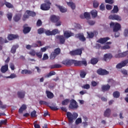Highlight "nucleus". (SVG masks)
Listing matches in <instances>:
<instances>
[{
	"label": "nucleus",
	"mask_w": 128,
	"mask_h": 128,
	"mask_svg": "<svg viewBox=\"0 0 128 128\" xmlns=\"http://www.w3.org/2000/svg\"><path fill=\"white\" fill-rule=\"evenodd\" d=\"M66 116L68 122L72 124V122H74V120H76V118H78V114L76 112H74L72 114L70 112H67Z\"/></svg>",
	"instance_id": "obj_1"
},
{
	"label": "nucleus",
	"mask_w": 128,
	"mask_h": 128,
	"mask_svg": "<svg viewBox=\"0 0 128 128\" xmlns=\"http://www.w3.org/2000/svg\"><path fill=\"white\" fill-rule=\"evenodd\" d=\"M36 14L34 12L30 11V10H27L26 12L23 15L22 20L24 22L28 18H30V16H36Z\"/></svg>",
	"instance_id": "obj_2"
},
{
	"label": "nucleus",
	"mask_w": 128,
	"mask_h": 128,
	"mask_svg": "<svg viewBox=\"0 0 128 128\" xmlns=\"http://www.w3.org/2000/svg\"><path fill=\"white\" fill-rule=\"evenodd\" d=\"M60 54V48H55L54 52H52L50 56V60H54Z\"/></svg>",
	"instance_id": "obj_3"
},
{
	"label": "nucleus",
	"mask_w": 128,
	"mask_h": 128,
	"mask_svg": "<svg viewBox=\"0 0 128 128\" xmlns=\"http://www.w3.org/2000/svg\"><path fill=\"white\" fill-rule=\"evenodd\" d=\"M52 3L50 1H47L45 3H43L40 6V10H50Z\"/></svg>",
	"instance_id": "obj_4"
},
{
	"label": "nucleus",
	"mask_w": 128,
	"mask_h": 128,
	"mask_svg": "<svg viewBox=\"0 0 128 128\" xmlns=\"http://www.w3.org/2000/svg\"><path fill=\"white\" fill-rule=\"evenodd\" d=\"M82 50H84V48H77L75 50L70 51V56H82Z\"/></svg>",
	"instance_id": "obj_5"
},
{
	"label": "nucleus",
	"mask_w": 128,
	"mask_h": 128,
	"mask_svg": "<svg viewBox=\"0 0 128 128\" xmlns=\"http://www.w3.org/2000/svg\"><path fill=\"white\" fill-rule=\"evenodd\" d=\"M110 24V27L113 28V32H118V30H120L122 28L120 24L118 23L111 22Z\"/></svg>",
	"instance_id": "obj_6"
},
{
	"label": "nucleus",
	"mask_w": 128,
	"mask_h": 128,
	"mask_svg": "<svg viewBox=\"0 0 128 128\" xmlns=\"http://www.w3.org/2000/svg\"><path fill=\"white\" fill-rule=\"evenodd\" d=\"M73 64H74V66H88V63L86 60L82 61L73 60Z\"/></svg>",
	"instance_id": "obj_7"
},
{
	"label": "nucleus",
	"mask_w": 128,
	"mask_h": 128,
	"mask_svg": "<svg viewBox=\"0 0 128 128\" xmlns=\"http://www.w3.org/2000/svg\"><path fill=\"white\" fill-rule=\"evenodd\" d=\"M69 108L70 110H76L78 108V102L76 100L72 99L70 101V104L69 105Z\"/></svg>",
	"instance_id": "obj_8"
},
{
	"label": "nucleus",
	"mask_w": 128,
	"mask_h": 128,
	"mask_svg": "<svg viewBox=\"0 0 128 128\" xmlns=\"http://www.w3.org/2000/svg\"><path fill=\"white\" fill-rule=\"evenodd\" d=\"M58 32V29H54L52 31H50V30H45L44 34H46V36H56Z\"/></svg>",
	"instance_id": "obj_9"
},
{
	"label": "nucleus",
	"mask_w": 128,
	"mask_h": 128,
	"mask_svg": "<svg viewBox=\"0 0 128 128\" xmlns=\"http://www.w3.org/2000/svg\"><path fill=\"white\" fill-rule=\"evenodd\" d=\"M73 60H64L62 62V64H64V66H72L73 64Z\"/></svg>",
	"instance_id": "obj_10"
},
{
	"label": "nucleus",
	"mask_w": 128,
	"mask_h": 128,
	"mask_svg": "<svg viewBox=\"0 0 128 128\" xmlns=\"http://www.w3.org/2000/svg\"><path fill=\"white\" fill-rule=\"evenodd\" d=\"M128 64V59L122 61L116 66V68H122Z\"/></svg>",
	"instance_id": "obj_11"
},
{
	"label": "nucleus",
	"mask_w": 128,
	"mask_h": 128,
	"mask_svg": "<svg viewBox=\"0 0 128 128\" xmlns=\"http://www.w3.org/2000/svg\"><path fill=\"white\" fill-rule=\"evenodd\" d=\"M109 20H118L120 22L122 20V17L118 14H112L108 16Z\"/></svg>",
	"instance_id": "obj_12"
},
{
	"label": "nucleus",
	"mask_w": 128,
	"mask_h": 128,
	"mask_svg": "<svg viewBox=\"0 0 128 128\" xmlns=\"http://www.w3.org/2000/svg\"><path fill=\"white\" fill-rule=\"evenodd\" d=\"M56 38L59 42L60 44H64V42H66V38L62 35L57 36Z\"/></svg>",
	"instance_id": "obj_13"
},
{
	"label": "nucleus",
	"mask_w": 128,
	"mask_h": 128,
	"mask_svg": "<svg viewBox=\"0 0 128 128\" xmlns=\"http://www.w3.org/2000/svg\"><path fill=\"white\" fill-rule=\"evenodd\" d=\"M75 38H78L80 42H86V37H84V34H82L80 33L76 34L75 35Z\"/></svg>",
	"instance_id": "obj_14"
},
{
	"label": "nucleus",
	"mask_w": 128,
	"mask_h": 128,
	"mask_svg": "<svg viewBox=\"0 0 128 128\" xmlns=\"http://www.w3.org/2000/svg\"><path fill=\"white\" fill-rule=\"evenodd\" d=\"M128 54V50L120 54H116L115 55V58H124V56H126Z\"/></svg>",
	"instance_id": "obj_15"
},
{
	"label": "nucleus",
	"mask_w": 128,
	"mask_h": 128,
	"mask_svg": "<svg viewBox=\"0 0 128 128\" xmlns=\"http://www.w3.org/2000/svg\"><path fill=\"white\" fill-rule=\"evenodd\" d=\"M60 16H56V15H52L50 17V20L52 22H58L60 20Z\"/></svg>",
	"instance_id": "obj_16"
},
{
	"label": "nucleus",
	"mask_w": 128,
	"mask_h": 128,
	"mask_svg": "<svg viewBox=\"0 0 128 128\" xmlns=\"http://www.w3.org/2000/svg\"><path fill=\"white\" fill-rule=\"evenodd\" d=\"M97 74H100V76H106V74H108L110 72L106 71V70L100 68L97 70Z\"/></svg>",
	"instance_id": "obj_17"
},
{
	"label": "nucleus",
	"mask_w": 128,
	"mask_h": 128,
	"mask_svg": "<svg viewBox=\"0 0 128 128\" xmlns=\"http://www.w3.org/2000/svg\"><path fill=\"white\" fill-rule=\"evenodd\" d=\"M74 36V34L72 32L65 31L64 32L63 36H64L66 38H70V36Z\"/></svg>",
	"instance_id": "obj_18"
},
{
	"label": "nucleus",
	"mask_w": 128,
	"mask_h": 128,
	"mask_svg": "<svg viewBox=\"0 0 128 128\" xmlns=\"http://www.w3.org/2000/svg\"><path fill=\"white\" fill-rule=\"evenodd\" d=\"M110 40V38L109 37L100 38L97 40V42H98L99 44H106V42L108 40Z\"/></svg>",
	"instance_id": "obj_19"
},
{
	"label": "nucleus",
	"mask_w": 128,
	"mask_h": 128,
	"mask_svg": "<svg viewBox=\"0 0 128 128\" xmlns=\"http://www.w3.org/2000/svg\"><path fill=\"white\" fill-rule=\"evenodd\" d=\"M110 90V84H107L106 85H102V90L103 92H108Z\"/></svg>",
	"instance_id": "obj_20"
},
{
	"label": "nucleus",
	"mask_w": 128,
	"mask_h": 128,
	"mask_svg": "<svg viewBox=\"0 0 128 128\" xmlns=\"http://www.w3.org/2000/svg\"><path fill=\"white\" fill-rule=\"evenodd\" d=\"M18 35L14 34H9L8 36V40H14L16 38H18Z\"/></svg>",
	"instance_id": "obj_21"
},
{
	"label": "nucleus",
	"mask_w": 128,
	"mask_h": 128,
	"mask_svg": "<svg viewBox=\"0 0 128 128\" xmlns=\"http://www.w3.org/2000/svg\"><path fill=\"white\" fill-rule=\"evenodd\" d=\"M28 24H25L24 26H23V32L24 34H28V32H30V30H32V28H30V27L28 26Z\"/></svg>",
	"instance_id": "obj_22"
},
{
	"label": "nucleus",
	"mask_w": 128,
	"mask_h": 128,
	"mask_svg": "<svg viewBox=\"0 0 128 128\" xmlns=\"http://www.w3.org/2000/svg\"><path fill=\"white\" fill-rule=\"evenodd\" d=\"M112 114V110L110 108H107L104 112V116L105 118H110Z\"/></svg>",
	"instance_id": "obj_23"
},
{
	"label": "nucleus",
	"mask_w": 128,
	"mask_h": 128,
	"mask_svg": "<svg viewBox=\"0 0 128 128\" xmlns=\"http://www.w3.org/2000/svg\"><path fill=\"white\" fill-rule=\"evenodd\" d=\"M56 6V8H58V10H60V12H66L68 10L66 8H64V6H60V5H58V4H55Z\"/></svg>",
	"instance_id": "obj_24"
},
{
	"label": "nucleus",
	"mask_w": 128,
	"mask_h": 128,
	"mask_svg": "<svg viewBox=\"0 0 128 128\" xmlns=\"http://www.w3.org/2000/svg\"><path fill=\"white\" fill-rule=\"evenodd\" d=\"M20 18H22V14H15L14 17L13 18V20L14 22H18L19 20H20Z\"/></svg>",
	"instance_id": "obj_25"
},
{
	"label": "nucleus",
	"mask_w": 128,
	"mask_h": 128,
	"mask_svg": "<svg viewBox=\"0 0 128 128\" xmlns=\"http://www.w3.org/2000/svg\"><path fill=\"white\" fill-rule=\"evenodd\" d=\"M17 96L19 98H24L26 96V92L24 91H19L17 93Z\"/></svg>",
	"instance_id": "obj_26"
},
{
	"label": "nucleus",
	"mask_w": 128,
	"mask_h": 128,
	"mask_svg": "<svg viewBox=\"0 0 128 128\" xmlns=\"http://www.w3.org/2000/svg\"><path fill=\"white\" fill-rule=\"evenodd\" d=\"M8 70V64H5L2 66L0 70L2 74H6V72Z\"/></svg>",
	"instance_id": "obj_27"
},
{
	"label": "nucleus",
	"mask_w": 128,
	"mask_h": 128,
	"mask_svg": "<svg viewBox=\"0 0 128 128\" xmlns=\"http://www.w3.org/2000/svg\"><path fill=\"white\" fill-rule=\"evenodd\" d=\"M46 94L48 98H54V93L50 92V91L46 90Z\"/></svg>",
	"instance_id": "obj_28"
},
{
	"label": "nucleus",
	"mask_w": 128,
	"mask_h": 128,
	"mask_svg": "<svg viewBox=\"0 0 128 128\" xmlns=\"http://www.w3.org/2000/svg\"><path fill=\"white\" fill-rule=\"evenodd\" d=\"M18 45H14L10 50V52L12 54H14L15 52H16V48H18Z\"/></svg>",
	"instance_id": "obj_29"
},
{
	"label": "nucleus",
	"mask_w": 128,
	"mask_h": 128,
	"mask_svg": "<svg viewBox=\"0 0 128 128\" xmlns=\"http://www.w3.org/2000/svg\"><path fill=\"white\" fill-rule=\"evenodd\" d=\"M22 74H32V72L30 70H22L21 72Z\"/></svg>",
	"instance_id": "obj_30"
},
{
	"label": "nucleus",
	"mask_w": 128,
	"mask_h": 128,
	"mask_svg": "<svg viewBox=\"0 0 128 128\" xmlns=\"http://www.w3.org/2000/svg\"><path fill=\"white\" fill-rule=\"evenodd\" d=\"M98 62V58H92L90 60V64H96Z\"/></svg>",
	"instance_id": "obj_31"
},
{
	"label": "nucleus",
	"mask_w": 128,
	"mask_h": 128,
	"mask_svg": "<svg viewBox=\"0 0 128 128\" xmlns=\"http://www.w3.org/2000/svg\"><path fill=\"white\" fill-rule=\"evenodd\" d=\"M112 58V55L110 54H107L104 55V60L106 62V60H110Z\"/></svg>",
	"instance_id": "obj_32"
},
{
	"label": "nucleus",
	"mask_w": 128,
	"mask_h": 128,
	"mask_svg": "<svg viewBox=\"0 0 128 128\" xmlns=\"http://www.w3.org/2000/svg\"><path fill=\"white\" fill-rule=\"evenodd\" d=\"M26 105L24 104H22L18 110L19 112L22 114L24 110H26Z\"/></svg>",
	"instance_id": "obj_33"
},
{
	"label": "nucleus",
	"mask_w": 128,
	"mask_h": 128,
	"mask_svg": "<svg viewBox=\"0 0 128 128\" xmlns=\"http://www.w3.org/2000/svg\"><path fill=\"white\" fill-rule=\"evenodd\" d=\"M66 4L72 10H76V4L72 2H67Z\"/></svg>",
	"instance_id": "obj_34"
},
{
	"label": "nucleus",
	"mask_w": 128,
	"mask_h": 128,
	"mask_svg": "<svg viewBox=\"0 0 128 128\" xmlns=\"http://www.w3.org/2000/svg\"><path fill=\"white\" fill-rule=\"evenodd\" d=\"M118 6H114V8L111 10V14H118Z\"/></svg>",
	"instance_id": "obj_35"
},
{
	"label": "nucleus",
	"mask_w": 128,
	"mask_h": 128,
	"mask_svg": "<svg viewBox=\"0 0 128 128\" xmlns=\"http://www.w3.org/2000/svg\"><path fill=\"white\" fill-rule=\"evenodd\" d=\"M120 96V93L118 91H115L113 92V96L115 98H118Z\"/></svg>",
	"instance_id": "obj_36"
},
{
	"label": "nucleus",
	"mask_w": 128,
	"mask_h": 128,
	"mask_svg": "<svg viewBox=\"0 0 128 128\" xmlns=\"http://www.w3.org/2000/svg\"><path fill=\"white\" fill-rule=\"evenodd\" d=\"M62 68V66L59 64H55L50 66L51 70H52V68Z\"/></svg>",
	"instance_id": "obj_37"
},
{
	"label": "nucleus",
	"mask_w": 128,
	"mask_h": 128,
	"mask_svg": "<svg viewBox=\"0 0 128 128\" xmlns=\"http://www.w3.org/2000/svg\"><path fill=\"white\" fill-rule=\"evenodd\" d=\"M91 14L92 18H96L98 16V11L96 10H92L91 11Z\"/></svg>",
	"instance_id": "obj_38"
},
{
	"label": "nucleus",
	"mask_w": 128,
	"mask_h": 128,
	"mask_svg": "<svg viewBox=\"0 0 128 128\" xmlns=\"http://www.w3.org/2000/svg\"><path fill=\"white\" fill-rule=\"evenodd\" d=\"M84 18H86V20H90V14L89 12H85L84 13Z\"/></svg>",
	"instance_id": "obj_39"
},
{
	"label": "nucleus",
	"mask_w": 128,
	"mask_h": 128,
	"mask_svg": "<svg viewBox=\"0 0 128 128\" xmlns=\"http://www.w3.org/2000/svg\"><path fill=\"white\" fill-rule=\"evenodd\" d=\"M70 103V100L69 99H65L62 102V106H68Z\"/></svg>",
	"instance_id": "obj_40"
},
{
	"label": "nucleus",
	"mask_w": 128,
	"mask_h": 128,
	"mask_svg": "<svg viewBox=\"0 0 128 128\" xmlns=\"http://www.w3.org/2000/svg\"><path fill=\"white\" fill-rule=\"evenodd\" d=\"M86 72L84 70H81L80 72V76L82 78H86Z\"/></svg>",
	"instance_id": "obj_41"
},
{
	"label": "nucleus",
	"mask_w": 128,
	"mask_h": 128,
	"mask_svg": "<svg viewBox=\"0 0 128 128\" xmlns=\"http://www.w3.org/2000/svg\"><path fill=\"white\" fill-rule=\"evenodd\" d=\"M46 30L44 28H40L38 30V34H44V32H45Z\"/></svg>",
	"instance_id": "obj_42"
},
{
	"label": "nucleus",
	"mask_w": 128,
	"mask_h": 128,
	"mask_svg": "<svg viewBox=\"0 0 128 128\" xmlns=\"http://www.w3.org/2000/svg\"><path fill=\"white\" fill-rule=\"evenodd\" d=\"M82 118H78L76 121H75V124L78 126L80 124H82Z\"/></svg>",
	"instance_id": "obj_43"
},
{
	"label": "nucleus",
	"mask_w": 128,
	"mask_h": 128,
	"mask_svg": "<svg viewBox=\"0 0 128 128\" xmlns=\"http://www.w3.org/2000/svg\"><path fill=\"white\" fill-rule=\"evenodd\" d=\"M5 5L8 8H14V6L8 2H5Z\"/></svg>",
	"instance_id": "obj_44"
},
{
	"label": "nucleus",
	"mask_w": 128,
	"mask_h": 128,
	"mask_svg": "<svg viewBox=\"0 0 128 128\" xmlns=\"http://www.w3.org/2000/svg\"><path fill=\"white\" fill-rule=\"evenodd\" d=\"M54 74H56V72L51 71L46 75V76H45V78H50V76H54Z\"/></svg>",
	"instance_id": "obj_45"
},
{
	"label": "nucleus",
	"mask_w": 128,
	"mask_h": 128,
	"mask_svg": "<svg viewBox=\"0 0 128 128\" xmlns=\"http://www.w3.org/2000/svg\"><path fill=\"white\" fill-rule=\"evenodd\" d=\"M29 54L32 56H34L36 54V50H32L29 52Z\"/></svg>",
	"instance_id": "obj_46"
},
{
	"label": "nucleus",
	"mask_w": 128,
	"mask_h": 128,
	"mask_svg": "<svg viewBox=\"0 0 128 128\" xmlns=\"http://www.w3.org/2000/svg\"><path fill=\"white\" fill-rule=\"evenodd\" d=\"M30 116L31 118H36V110H34L31 112Z\"/></svg>",
	"instance_id": "obj_47"
},
{
	"label": "nucleus",
	"mask_w": 128,
	"mask_h": 128,
	"mask_svg": "<svg viewBox=\"0 0 128 128\" xmlns=\"http://www.w3.org/2000/svg\"><path fill=\"white\" fill-rule=\"evenodd\" d=\"M87 34H88V36L90 38H92L94 36V34L92 32H87Z\"/></svg>",
	"instance_id": "obj_48"
},
{
	"label": "nucleus",
	"mask_w": 128,
	"mask_h": 128,
	"mask_svg": "<svg viewBox=\"0 0 128 128\" xmlns=\"http://www.w3.org/2000/svg\"><path fill=\"white\" fill-rule=\"evenodd\" d=\"M110 46L109 45H105L101 47V50H110Z\"/></svg>",
	"instance_id": "obj_49"
},
{
	"label": "nucleus",
	"mask_w": 128,
	"mask_h": 128,
	"mask_svg": "<svg viewBox=\"0 0 128 128\" xmlns=\"http://www.w3.org/2000/svg\"><path fill=\"white\" fill-rule=\"evenodd\" d=\"M7 18L10 22L12 21V13L8 14Z\"/></svg>",
	"instance_id": "obj_50"
},
{
	"label": "nucleus",
	"mask_w": 128,
	"mask_h": 128,
	"mask_svg": "<svg viewBox=\"0 0 128 128\" xmlns=\"http://www.w3.org/2000/svg\"><path fill=\"white\" fill-rule=\"evenodd\" d=\"M41 106L42 104H45V106H48V103L46 101H43V100H40L39 102Z\"/></svg>",
	"instance_id": "obj_51"
},
{
	"label": "nucleus",
	"mask_w": 128,
	"mask_h": 128,
	"mask_svg": "<svg viewBox=\"0 0 128 128\" xmlns=\"http://www.w3.org/2000/svg\"><path fill=\"white\" fill-rule=\"evenodd\" d=\"M87 22H88V24L90 26H94V24H96V22L92 20H89L87 21Z\"/></svg>",
	"instance_id": "obj_52"
},
{
	"label": "nucleus",
	"mask_w": 128,
	"mask_h": 128,
	"mask_svg": "<svg viewBox=\"0 0 128 128\" xmlns=\"http://www.w3.org/2000/svg\"><path fill=\"white\" fill-rule=\"evenodd\" d=\"M83 88H85L86 90H89V88H90V86L89 84H86L83 86H82Z\"/></svg>",
	"instance_id": "obj_53"
},
{
	"label": "nucleus",
	"mask_w": 128,
	"mask_h": 128,
	"mask_svg": "<svg viewBox=\"0 0 128 128\" xmlns=\"http://www.w3.org/2000/svg\"><path fill=\"white\" fill-rule=\"evenodd\" d=\"M42 60H48V54H44Z\"/></svg>",
	"instance_id": "obj_54"
},
{
	"label": "nucleus",
	"mask_w": 128,
	"mask_h": 128,
	"mask_svg": "<svg viewBox=\"0 0 128 128\" xmlns=\"http://www.w3.org/2000/svg\"><path fill=\"white\" fill-rule=\"evenodd\" d=\"M124 36L126 38L128 36V28H126L124 30Z\"/></svg>",
	"instance_id": "obj_55"
},
{
	"label": "nucleus",
	"mask_w": 128,
	"mask_h": 128,
	"mask_svg": "<svg viewBox=\"0 0 128 128\" xmlns=\"http://www.w3.org/2000/svg\"><path fill=\"white\" fill-rule=\"evenodd\" d=\"M121 72L124 76H128V70H126V69H123L122 70Z\"/></svg>",
	"instance_id": "obj_56"
},
{
	"label": "nucleus",
	"mask_w": 128,
	"mask_h": 128,
	"mask_svg": "<svg viewBox=\"0 0 128 128\" xmlns=\"http://www.w3.org/2000/svg\"><path fill=\"white\" fill-rule=\"evenodd\" d=\"M99 4H98V2H93V6H94V7L95 8H98L99 6Z\"/></svg>",
	"instance_id": "obj_57"
},
{
	"label": "nucleus",
	"mask_w": 128,
	"mask_h": 128,
	"mask_svg": "<svg viewBox=\"0 0 128 128\" xmlns=\"http://www.w3.org/2000/svg\"><path fill=\"white\" fill-rule=\"evenodd\" d=\"M42 24V20H38L36 22L37 26H40Z\"/></svg>",
	"instance_id": "obj_58"
},
{
	"label": "nucleus",
	"mask_w": 128,
	"mask_h": 128,
	"mask_svg": "<svg viewBox=\"0 0 128 128\" xmlns=\"http://www.w3.org/2000/svg\"><path fill=\"white\" fill-rule=\"evenodd\" d=\"M49 108L52 110H58V109L56 106H49Z\"/></svg>",
	"instance_id": "obj_59"
},
{
	"label": "nucleus",
	"mask_w": 128,
	"mask_h": 128,
	"mask_svg": "<svg viewBox=\"0 0 128 128\" xmlns=\"http://www.w3.org/2000/svg\"><path fill=\"white\" fill-rule=\"evenodd\" d=\"M16 78V75L14 74H12L10 76H8V78Z\"/></svg>",
	"instance_id": "obj_60"
},
{
	"label": "nucleus",
	"mask_w": 128,
	"mask_h": 128,
	"mask_svg": "<svg viewBox=\"0 0 128 128\" xmlns=\"http://www.w3.org/2000/svg\"><path fill=\"white\" fill-rule=\"evenodd\" d=\"M105 2L110 4H114V0H105Z\"/></svg>",
	"instance_id": "obj_61"
},
{
	"label": "nucleus",
	"mask_w": 128,
	"mask_h": 128,
	"mask_svg": "<svg viewBox=\"0 0 128 128\" xmlns=\"http://www.w3.org/2000/svg\"><path fill=\"white\" fill-rule=\"evenodd\" d=\"M106 8L108 10H110L112 9V6L110 4H107V5H106Z\"/></svg>",
	"instance_id": "obj_62"
},
{
	"label": "nucleus",
	"mask_w": 128,
	"mask_h": 128,
	"mask_svg": "<svg viewBox=\"0 0 128 128\" xmlns=\"http://www.w3.org/2000/svg\"><path fill=\"white\" fill-rule=\"evenodd\" d=\"M36 56L39 58H42V54L40 52H37V53H36Z\"/></svg>",
	"instance_id": "obj_63"
},
{
	"label": "nucleus",
	"mask_w": 128,
	"mask_h": 128,
	"mask_svg": "<svg viewBox=\"0 0 128 128\" xmlns=\"http://www.w3.org/2000/svg\"><path fill=\"white\" fill-rule=\"evenodd\" d=\"M100 8V10H104L106 8V7L104 6V4H101Z\"/></svg>",
	"instance_id": "obj_64"
}]
</instances>
